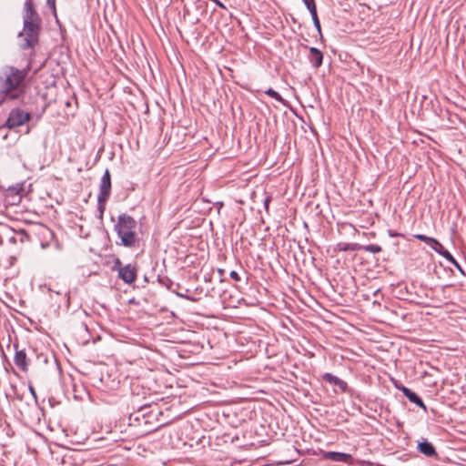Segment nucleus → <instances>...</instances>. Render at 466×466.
<instances>
[{"label": "nucleus", "mask_w": 466, "mask_h": 466, "mask_svg": "<svg viewBox=\"0 0 466 466\" xmlns=\"http://www.w3.org/2000/svg\"><path fill=\"white\" fill-rule=\"evenodd\" d=\"M157 281L161 285L166 286L168 289H170L171 285L173 284L172 280L169 279L167 277L161 278L160 276H158Z\"/></svg>", "instance_id": "21"}, {"label": "nucleus", "mask_w": 466, "mask_h": 466, "mask_svg": "<svg viewBox=\"0 0 466 466\" xmlns=\"http://www.w3.org/2000/svg\"><path fill=\"white\" fill-rule=\"evenodd\" d=\"M137 221L131 216L123 213L117 218L115 230L121 239V245L127 248L134 247L137 238L136 234Z\"/></svg>", "instance_id": "2"}, {"label": "nucleus", "mask_w": 466, "mask_h": 466, "mask_svg": "<svg viewBox=\"0 0 466 466\" xmlns=\"http://www.w3.org/2000/svg\"><path fill=\"white\" fill-rule=\"evenodd\" d=\"M265 94L268 95V96L276 99L277 101H279L282 104H285V99L274 89L268 88V90L265 91Z\"/></svg>", "instance_id": "20"}, {"label": "nucleus", "mask_w": 466, "mask_h": 466, "mask_svg": "<svg viewBox=\"0 0 466 466\" xmlns=\"http://www.w3.org/2000/svg\"><path fill=\"white\" fill-rule=\"evenodd\" d=\"M413 238L430 245L433 250H435V248H437V246L440 244L438 239L423 234H415L413 235Z\"/></svg>", "instance_id": "16"}, {"label": "nucleus", "mask_w": 466, "mask_h": 466, "mask_svg": "<svg viewBox=\"0 0 466 466\" xmlns=\"http://www.w3.org/2000/svg\"><path fill=\"white\" fill-rule=\"evenodd\" d=\"M106 201H102L100 199L97 198V209L100 213V218L103 217V214L105 212V209H106Z\"/></svg>", "instance_id": "23"}, {"label": "nucleus", "mask_w": 466, "mask_h": 466, "mask_svg": "<svg viewBox=\"0 0 466 466\" xmlns=\"http://www.w3.org/2000/svg\"><path fill=\"white\" fill-rule=\"evenodd\" d=\"M229 276L235 281H239L240 280V277H239L238 273L237 271H235V270H232L230 272Z\"/></svg>", "instance_id": "26"}, {"label": "nucleus", "mask_w": 466, "mask_h": 466, "mask_svg": "<svg viewBox=\"0 0 466 466\" xmlns=\"http://www.w3.org/2000/svg\"><path fill=\"white\" fill-rule=\"evenodd\" d=\"M29 391L30 393L32 394V396L34 397L35 400L37 401V396H36V392H35V390L33 386H29Z\"/></svg>", "instance_id": "29"}, {"label": "nucleus", "mask_w": 466, "mask_h": 466, "mask_svg": "<svg viewBox=\"0 0 466 466\" xmlns=\"http://www.w3.org/2000/svg\"><path fill=\"white\" fill-rule=\"evenodd\" d=\"M137 267L132 264L125 265L124 268L119 269L118 278L127 284L133 283L137 279Z\"/></svg>", "instance_id": "8"}, {"label": "nucleus", "mask_w": 466, "mask_h": 466, "mask_svg": "<svg viewBox=\"0 0 466 466\" xmlns=\"http://www.w3.org/2000/svg\"><path fill=\"white\" fill-rule=\"evenodd\" d=\"M302 2H303V3H304V5H306V7H309V6H310V5H314V4H316V3H315V0H302Z\"/></svg>", "instance_id": "30"}, {"label": "nucleus", "mask_w": 466, "mask_h": 466, "mask_svg": "<svg viewBox=\"0 0 466 466\" xmlns=\"http://www.w3.org/2000/svg\"><path fill=\"white\" fill-rule=\"evenodd\" d=\"M308 48V46H305ZM309 61L313 67L319 68L323 63V53L317 47H309Z\"/></svg>", "instance_id": "14"}, {"label": "nucleus", "mask_w": 466, "mask_h": 466, "mask_svg": "<svg viewBox=\"0 0 466 466\" xmlns=\"http://www.w3.org/2000/svg\"><path fill=\"white\" fill-rule=\"evenodd\" d=\"M31 113L25 112L21 108H13L5 121V127L9 129L21 127L31 119Z\"/></svg>", "instance_id": "4"}, {"label": "nucleus", "mask_w": 466, "mask_h": 466, "mask_svg": "<svg viewBox=\"0 0 466 466\" xmlns=\"http://www.w3.org/2000/svg\"><path fill=\"white\" fill-rule=\"evenodd\" d=\"M361 250H365L373 254L381 252L382 248L379 245L369 244V245H360Z\"/></svg>", "instance_id": "19"}, {"label": "nucleus", "mask_w": 466, "mask_h": 466, "mask_svg": "<svg viewBox=\"0 0 466 466\" xmlns=\"http://www.w3.org/2000/svg\"><path fill=\"white\" fill-rule=\"evenodd\" d=\"M25 39L21 44L24 50L34 48L39 42L41 21H24Z\"/></svg>", "instance_id": "3"}, {"label": "nucleus", "mask_w": 466, "mask_h": 466, "mask_svg": "<svg viewBox=\"0 0 466 466\" xmlns=\"http://www.w3.org/2000/svg\"><path fill=\"white\" fill-rule=\"evenodd\" d=\"M418 451L423 455L431 458H436L438 453L433 444L427 440H423L418 443Z\"/></svg>", "instance_id": "15"}, {"label": "nucleus", "mask_w": 466, "mask_h": 466, "mask_svg": "<svg viewBox=\"0 0 466 466\" xmlns=\"http://www.w3.org/2000/svg\"><path fill=\"white\" fill-rule=\"evenodd\" d=\"M312 22L318 33L321 35V26L319 17L312 18Z\"/></svg>", "instance_id": "25"}, {"label": "nucleus", "mask_w": 466, "mask_h": 466, "mask_svg": "<svg viewBox=\"0 0 466 466\" xmlns=\"http://www.w3.org/2000/svg\"><path fill=\"white\" fill-rule=\"evenodd\" d=\"M111 175L108 169H106L103 174L100 185H99V193L97 195L98 199L102 201H107L111 195Z\"/></svg>", "instance_id": "6"}, {"label": "nucleus", "mask_w": 466, "mask_h": 466, "mask_svg": "<svg viewBox=\"0 0 466 466\" xmlns=\"http://www.w3.org/2000/svg\"><path fill=\"white\" fill-rule=\"evenodd\" d=\"M388 235L390 237V238H395V237H403V234L401 233H398V232H395L391 229H389L388 230Z\"/></svg>", "instance_id": "28"}, {"label": "nucleus", "mask_w": 466, "mask_h": 466, "mask_svg": "<svg viewBox=\"0 0 466 466\" xmlns=\"http://www.w3.org/2000/svg\"><path fill=\"white\" fill-rule=\"evenodd\" d=\"M176 294H177V296H178V297H180V298H185V299H188V300L195 301V299H192V298H190V297H187V296L184 295V293H178V292H177Z\"/></svg>", "instance_id": "31"}, {"label": "nucleus", "mask_w": 466, "mask_h": 466, "mask_svg": "<svg viewBox=\"0 0 466 466\" xmlns=\"http://www.w3.org/2000/svg\"><path fill=\"white\" fill-rule=\"evenodd\" d=\"M28 68L19 69L5 66L0 73V106L8 100L19 99L23 92Z\"/></svg>", "instance_id": "1"}, {"label": "nucleus", "mask_w": 466, "mask_h": 466, "mask_svg": "<svg viewBox=\"0 0 466 466\" xmlns=\"http://www.w3.org/2000/svg\"><path fill=\"white\" fill-rule=\"evenodd\" d=\"M189 15V10H188V8H187L186 6H184V15H183L184 18H185V17H186V15Z\"/></svg>", "instance_id": "32"}, {"label": "nucleus", "mask_w": 466, "mask_h": 466, "mask_svg": "<svg viewBox=\"0 0 466 466\" xmlns=\"http://www.w3.org/2000/svg\"><path fill=\"white\" fill-rule=\"evenodd\" d=\"M324 458L332 461H340L348 464L352 463V457L349 453L339 451H327L324 453Z\"/></svg>", "instance_id": "13"}, {"label": "nucleus", "mask_w": 466, "mask_h": 466, "mask_svg": "<svg viewBox=\"0 0 466 466\" xmlns=\"http://www.w3.org/2000/svg\"><path fill=\"white\" fill-rule=\"evenodd\" d=\"M48 6L53 10L54 14H56V0H46Z\"/></svg>", "instance_id": "27"}, {"label": "nucleus", "mask_w": 466, "mask_h": 466, "mask_svg": "<svg viewBox=\"0 0 466 466\" xmlns=\"http://www.w3.org/2000/svg\"><path fill=\"white\" fill-rule=\"evenodd\" d=\"M435 252L442 256L444 258H446L449 262H451L460 272L461 275L466 276V270L463 268L458 261L454 258V257L444 248L442 244L440 242V244L435 248Z\"/></svg>", "instance_id": "10"}, {"label": "nucleus", "mask_w": 466, "mask_h": 466, "mask_svg": "<svg viewBox=\"0 0 466 466\" xmlns=\"http://www.w3.org/2000/svg\"><path fill=\"white\" fill-rule=\"evenodd\" d=\"M142 420H144L145 423L147 422V420H145V414H142Z\"/></svg>", "instance_id": "34"}, {"label": "nucleus", "mask_w": 466, "mask_h": 466, "mask_svg": "<svg viewBox=\"0 0 466 466\" xmlns=\"http://www.w3.org/2000/svg\"><path fill=\"white\" fill-rule=\"evenodd\" d=\"M146 408V405L144 407H140L139 410L135 412V413H131L129 415V418H128V424L130 426H139L140 425V417H139V413Z\"/></svg>", "instance_id": "18"}, {"label": "nucleus", "mask_w": 466, "mask_h": 466, "mask_svg": "<svg viewBox=\"0 0 466 466\" xmlns=\"http://www.w3.org/2000/svg\"><path fill=\"white\" fill-rule=\"evenodd\" d=\"M24 183H16L8 187H4L0 193H2L5 202L7 205H17L20 203L22 198V193L24 192Z\"/></svg>", "instance_id": "5"}, {"label": "nucleus", "mask_w": 466, "mask_h": 466, "mask_svg": "<svg viewBox=\"0 0 466 466\" xmlns=\"http://www.w3.org/2000/svg\"><path fill=\"white\" fill-rule=\"evenodd\" d=\"M395 386L399 390H400L403 393V395L410 402H412V403L416 404L418 407L423 409L424 411H427V408H426L423 400L417 393H415L414 391H412L410 389H409L406 386L398 385V384H395Z\"/></svg>", "instance_id": "7"}, {"label": "nucleus", "mask_w": 466, "mask_h": 466, "mask_svg": "<svg viewBox=\"0 0 466 466\" xmlns=\"http://www.w3.org/2000/svg\"><path fill=\"white\" fill-rule=\"evenodd\" d=\"M24 21H41V18L35 11L33 0H25L24 5Z\"/></svg>", "instance_id": "12"}, {"label": "nucleus", "mask_w": 466, "mask_h": 466, "mask_svg": "<svg viewBox=\"0 0 466 466\" xmlns=\"http://www.w3.org/2000/svg\"><path fill=\"white\" fill-rule=\"evenodd\" d=\"M125 266L122 264V261L120 260V258H116L115 260H114V265L112 267V269L114 271H116L117 274H119V269L120 268H124Z\"/></svg>", "instance_id": "22"}, {"label": "nucleus", "mask_w": 466, "mask_h": 466, "mask_svg": "<svg viewBox=\"0 0 466 466\" xmlns=\"http://www.w3.org/2000/svg\"><path fill=\"white\" fill-rule=\"evenodd\" d=\"M269 201H270L269 198H266V200H265V206L266 207H268V204Z\"/></svg>", "instance_id": "33"}, {"label": "nucleus", "mask_w": 466, "mask_h": 466, "mask_svg": "<svg viewBox=\"0 0 466 466\" xmlns=\"http://www.w3.org/2000/svg\"><path fill=\"white\" fill-rule=\"evenodd\" d=\"M335 250L338 251H358L361 250L360 245L358 243H339Z\"/></svg>", "instance_id": "17"}, {"label": "nucleus", "mask_w": 466, "mask_h": 466, "mask_svg": "<svg viewBox=\"0 0 466 466\" xmlns=\"http://www.w3.org/2000/svg\"><path fill=\"white\" fill-rule=\"evenodd\" d=\"M2 189H3V186L0 185V192L2 191Z\"/></svg>", "instance_id": "35"}, {"label": "nucleus", "mask_w": 466, "mask_h": 466, "mask_svg": "<svg viewBox=\"0 0 466 466\" xmlns=\"http://www.w3.org/2000/svg\"><path fill=\"white\" fill-rule=\"evenodd\" d=\"M309 12L310 13L311 18L319 17L317 13V5L316 4L307 7Z\"/></svg>", "instance_id": "24"}, {"label": "nucleus", "mask_w": 466, "mask_h": 466, "mask_svg": "<svg viewBox=\"0 0 466 466\" xmlns=\"http://www.w3.org/2000/svg\"><path fill=\"white\" fill-rule=\"evenodd\" d=\"M322 380L328 383L339 387V390L344 393H351V389L349 388L347 382L331 373H324L322 375Z\"/></svg>", "instance_id": "9"}, {"label": "nucleus", "mask_w": 466, "mask_h": 466, "mask_svg": "<svg viewBox=\"0 0 466 466\" xmlns=\"http://www.w3.org/2000/svg\"><path fill=\"white\" fill-rule=\"evenodd\" d=\"M15 348V354L14 358L15 364L22 371H27L28 370V359L26 353L24 350H18L17 344H14Z\"/></svg>", "instance_id": "11"}]
</instances>
